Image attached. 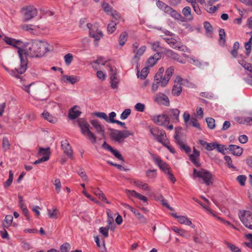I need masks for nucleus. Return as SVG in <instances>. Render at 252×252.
Wrapping results in <instances>:
<instances>
[{"label":"nucleus","mask_w":252,"mask_h":252,"mask_svg":"<svg viewBox=\"0 0 252 252\" xmlns=\"http://www.w3.org/2000/svg\"><path fill=\"white\" fill-rule=\"evenodd\" d=\"M91 124L94 127L96 132L100 136V139L104 138L105 128L97 120H92L90 121Z\"/></svg>","instance_id":"9d476101"},{"label":"nucleus","mask_w":252,"mask_h":252,"mask_svg":"<svg viewBox=\"0 0 252 252\" xmlns=\"http://www.w3.org/2000/svg\"><path fill=\"white\" fill-rule=\"evenodd\" d=\"M65 79V82H69L71 84H74L78 81V78L73 76L63 75V79ZM65 81V80H64Z\"/></svg>","instance_id":"473e14b6"},{"label":"nucleus","mask_w":252,"mask_h":252,"mask_svg":"<svg viewBox=\"0 0 252 252\" xmlns=\"http://www.w3.org/2000/svg\"><path fill=\"white\" fill-rule=\"evenodd\" d=\"M38 154L40 155H43L42 158H48V160L51 154L50 149L49 147H47L45 149L43 148H40L38 150Z\"/></svg>","instance_id":"5701e85b"},{"label":"nucleus","mask_w":252,"mask_h":252,"mask_svg":"<svg viewBox=\"0 0 252 252\" xmlns=\"http://www.w3.org/2000/svg\"><path fill=\"white\" fill-rule=\"evenodd\" d=\"M41 115L45 120L49 121V122L52 123H54L55 122V119L47 111H44L41 114Z\"/></svg>","instance_id":"c9c22d12"},{"label":"nucleus","mask_w":252,"mask_h":252,"mask_svg":"<svg viewBox=\"0 0 252 252\" xmlns=\"http://www.w3.org/2000/svg\"><path fill=\"white\" fill-rule=\"evenodd\" d=\"M189 123L194 127L200 129V126L197 119L195 118H191Z\"/></svg>","instance_id":"603ef678"},{"label":"nucleus","mask_w":252,"mask_h":252,"mask_svg":"<svg viewBox=\"0 0 252 252\" xmlns=\"http://www.w3.org/2000/svg\"><path fill=\"white\" fill-rule=\"evenodd\" d=\"M164 136H166L165 132L163 130H160L159 133L156 137V139L158 142L163 143V139Z\"/></svg>","instance_id":"49530a36"},{"label":"nucleus","mask_w":252,"mask_h":252,"mask_svg":"<svg viewBox=\"0 0 252 252\" xmlns=\"http://www.w3.org/2000/svg\"><path fill=\"white\" fill-rule=\"evenodd\" d=\"M151 156L152 159L155 161V163L164 172L165 174L170 171L169 165L165 162L162 160L159 156L153 154H151Z\"/></svg>","instance_id":"0eeeda50"},{"label":"nucleus","mask_w":252,"mask_h":252,"mask_svg":"<svg viewBox=\"0 0 252 252\" xmlns=\"http://www.w3.org/2000/svg\"><path fill=\"white\" fill-rule=\"evenodd\" d=\"M216 149H217L219 152H220L223 155L225 154L224 151L227 149L226 148L224 145L219 144L217 143L216 145Z\"/></svg>","instance_id":"13d9d810"},{"label":"nucleus","mask_w":252,"mask_h":252,"mask_svg":"<svg viewBox=\"0 0 252 252\" xmlns=\"http://www.w3.org/2000/svg\"><path fill=\"white\" fill-rule=\"evenodd\" d=\"M155 101L158 103L169 106L170 102L168 97L164 94H160L155 98Z\"/></svg>","instance_id":"dca6fc26"},{"label":"nucleus","mask_w":252,"mask_h":252,"mask_svg":"<svg viewBox=\"0 0 252 252\" xmlns=\"http://www.w3.org/2000/svg\"><path fill=\"white\" fill-rule=\"evenodd\" d=\"M157 62H156L154 58L151 56L147 60L146 62V65L148 67H151L153 66Z\"/></svg>","instance_id":"338daca9"},{"label":"nucleus","mask_w":252,"mask_h":252,"mask_svg":"<svg viewBox=\"0 0 252 252\" xmlns=\"http://www.w3.org/2000/svg\"><path fill=\"white\" fill-rule=\"evenodd\" d=\"M147 176L151 179H154L157 176L156 170H148L146 172Z\"/></svg>","instance_id":"3c124183"},{"label":"nucleus","mask_w":252,"mask_h":252,"mask_svg":"<svg viewBox=\"0 0 252 252\" xmlns=\"http://www.w3.org/2000/svg\"><path fill=\"white\" fill-rule=\"evenodd\" d=\"M236 180L241 186H243L245 185L246 177L245 175H239L237 177Z\"/></svg>","instance_id":"680f3d73"},{"label":"nucleus","mask_w":252,"mask_h":252,"mask_svg":"<svg viewBox=\"0 0 252 252\" xmlns=\"http://www.w3.org/2000/svg\"><path fill=\"white\" fill-rule=\"evenodd\" d=\"M197 157H195L194 154H191L189 155V159L191 161V162L197 167H200L201 166V164L199 162L198 160L196 159Z\"/></svg>","instance_id":"8fccbe9b"},{"label":"nucleus","mask_w":252,"mask_h":252,"mask_svg":"<svg viewBox=\"0 0 252 252\" xmlns=\"http://www.w3.org/2000/svg\"><path fill=\"white\" fill-rule=\"evenodd\" d=\"M110 83L111 87L113 89H117L118 84L119 83V79L117 78V76H115V75H111L110 76Z\"/></svg>","instance_id":"58836bf2"},{"label":"nucleus","mask_w":252,"mask_h":252,"mask_svg":"<svg viewBox=\"0 0 252 252\" xmlns=\"http://www.w3.org/2000/svg\"><path fill=\"white\" fill-rule=\"evenodd\" d=\"M164 71V69L163 67H161L159 68L158 72L156 74L155 76V80L158 81V83H160L163 79V77L162 76L163 73Z\"/></svg>","instance_id":"7c9ffc66"},{"label":"nucleus","mask_w":252,"mask_h":252,"mask_svg":"<svg viewBox=\"0 0 252 252\" xmlns=\"http://www.w3.org/2000/svg\"><path fill=\"white\" fill-rule=\"evenodd\" d=\"M252 35L249 41L245 43V48L246 49V55L248 56L250 55L252 50Z\"/></svg>","instance_id":"72a5a7b5"},{"label":"nucleus","mask_w":252,"mask_h":252,"mask_svg":"<svg viewBox=\"0 0 252 252\" xmlns=\"http://www.w3.org/2000/svg\"><path fill=\"white\" fill-rule=\"evenodd\" d=\"M164 12L170 15L174 19L183 21L181 19L183 18L182 15L170 6H168V7H166V8L164 9Z\"/></svg>","instance_id":"f3484780"},{"label":"nucleus","mask_w":252,"mask_h":252,"mask_svg":"<svg viewBox=\"0 0 252 252\" xmlns=\"http://www.w3.org/2000/svg\"><path fill=\"white\" fill-rule=\"evenodd\" d=\"M182 13L184 16L189 21L193 19V17L191 14V8L189 6H186L182 10Z\"/></svg>","instance_id":"b1692460"},{"label":"nucleus","mask_w":252,"mask_h":252,"mask_svg":"<svg viewBox=\"0 0 252 252\" xmlns=\"http://www.w3.org/2000/svg\"><path fill=\"white\" fill-rule=\"evenodd\" d=\"M146 49V46H142L139 49H138L135 53V55L133 57V61L137 63V62L139 60L140 56H141L144 54Z\"/></svg>","instance_id":"412c9836"},{"label":"nucleus","mask_w":252,"mask_h":252,"mask_svg":"<svg viewBox=\"0 0 252 252\" xmlns=\"http://www.w3.org/2000/svg\"><path fill=\"white\" fill-rule=\"evenodd\" d=\"M166 42L169 45L170 47L174 49L185 52L186 50L183 48L184 46L182 42L177 41L174 38H163Z\"/></svg>","instance_id":"1a4fd4ad"},{"label":"nucleus","mask_w":252,"mask_h":252,"mask_svg":"<svg viewBox=\"0 0 252 252\" xmlns=\"http://www.w3.org/2000/svg\"><path fill=\"white\" fill-rule=\"evenodd\" d=\"M64 59L65 64L68 66L73 61V56L71 53H68L64 56Z\"/></svg>","instance_id":"c03bdc74"},{"label":"nucleus","mask_w":252,"mask_h":252,"mask_svg":"<svg viewBox=\"0 0 252 252\" xmlns=\"http://www.w3.org/2000/svg\"><path fill=\"white\" fill-rule=\"evenodd\" d=\"M77 106H74L69 110L68 117L70 119H75L81 114V111H80L79 110H77Z\"/></svg>","instance_id":"aec40b11"},{"label":"nucleus","mask_w":252,"mask_h":252,"mask_svg":"<svg viewBox=\"0 0 252 252\" xmlns=\"http://www.w3.org/2000/svg\"><path fill=\"white\" fill-rule=\"evenodd\" d=\"M135 109L138 112H143L145 108V106L144 104L141 103H137L135 105Z\"/></svg>","instance_id":"69168bd1"},{"label":"nucleus","mask_w":252,"mask_h":252,"mask_svg":"<svg viewBox=\"0 0 252 252\" xmlns=\"http://www.w3.org/2000/svg\"><path fill=\"white\" fill-rule=\"evenodd\" d=\"M219 33V42L220 44L224 45L225 43L226 35L225 31L223 29H220Z\"/></svg>","instance_id":"c756f323"},{"label":"nucleus","mask_w":252,"mask_h":252,"mask_svg":"<svg viewBox=\"0 0 252 252\" xmlns=\"http://www.w3.org/2000/svg\"><path fill=\"white\" fill-rule=\"evenodd\" d=\"M103 10L105 12H112V7L107 2H103L101 4Z\"/></svg>","instance_id":"5fc2aeb1"},{"label":"nucleus","mask_w":252,"mask_h":252,"mask_svg":"<svg viewBox=\"0 0 252 252\" xmlns=\"http://www.w3.org/2000/svg\"><path fill=\"white\" fill-rule=\"evenodd\" d=\"M164 53L166 57L168 58H169L182 63H185L184 60L181 58V57L179 54L173 52L170 49H165L164 51Z\"/></svg>","instance_id":"f8f14e48"},{"label":"nucleus","mask_w":252,"mask_h":252,"mask_svg":"<svg viewBox=\"0 0 252 252\" xmlns=\"http://www.w3.org/2000/svg\"><path fill=\"white\" fill-rule=\"evenodd\" d=\"M118 24V22L112 20L108 25L107 31L109 33H112L116 30V26Z\"/></svg>","instance_id":"2f4dec72"},{"label":"nucleus","mask_w":252,"mask_h":252,"mask_svg":"<svg viewBox=\"0 0 252 252\" xmlns=\"http://www.w3.org/2000/svg\"><path fill=\"white\" fill-rule=\"evenodd\" d=\"M12 220H13L12 216H11L10 215L6 216L5 219H4V221L6 222L7 225H5L3 223V227L7 228L12 223Z\"/></svg>","instance_id":"a18cd8bd"},{"label":"nucleus","mask_w":252,"mask_h":252,"mask_svg":"<svg viewBox=\"0 0 252 252\" xmlns=\"http://www.w3.org/2000/svg\"><path fill=\"white\" fill-rule=\"evenodd\" d=\"M148 68L149 67L148 66H146L142 69L140 75V77L142 80L145 79L147 77L148 74Z\"/></svg>","instance_id":"4d7b16f0"},{"label":"nucleus","mask_w":252,"mask_h":252,"mask_svg":"<svg viewBox=\"0 0 252 252\" xmlns=\"http://www.w3.org/2000/svg\"><path fill=\"white\" fill-rule=\"evenodd\" d=\"M193 177L202 179L203 183L207 186H211L213 184L214 179L212 174L208 170L201 168L199 170L193 169Z\"/></svg>","instance_id":"7ed1b4c3"},{"label":"nucleus","mask_w":252,"mask_h":252,"mask_svg":"<svg viewBox=\"0 0 252 252\" xmlns=\"http://www.w3.org/2000/svg\"><path fill=\"white\" fill-rule=\"evenodd\" d=\"M206 121L207 124V126L210 129H214L215 127V120L212 118H207Z\"/></svg>","instance_id":"37998d69"},{"label":"nucleus","mask_w":252,"mask_h":252,"mask_svg":"<svg viewBox=\"0 0 252 252\" xmlns=\"http://www.w3.org/2000/svg\"><path fill=\"white\" fill-rule=\"evenodd\" d=\"M89 34L91 37L94 38V42L96 45L97 44L96 42H97L103 36L102 32L101 31L98 29H96L95 30V29L93 31L91 30L89 32Z\"/></svg>","instance_id":"6ab92c4d"},{"label":"nucleus","mask_w":252,"mask_h":252,"mask_svg":"<svg viewBox=\"0 0 252 252\" xmlns=\"http://www.w3.org/2000/svg\"><path fill=\"white\" fill-rule=\"evenodd\" d=\"M111 15L115 19L114 21H117L119 22L122 18L121 15L116 11H112Z\"/></svg>","instance_id":"0e129e2a"},{"label":"nucleus","mask_w":252,"mask_h":252,"mask_svg":"<svg viewBox=\"0 0 252 252\" xmlns=\"http://www.w3.org/2000/svg\"><path fill=\"white\" fill-rule=\"evenodd\" d=\"M171 228L173 231L176 233H179L180 236L185 238L188 237L187 232L186 230L181 229L176 226H172Z\"/></svg>","instance_id":"f704fd0d"},{"label":"nucleus","mask_w":252,"mask_h":252,"mask_svg":"<svg viewBox=\"0 0 252 252\" xmlns=\"http://www.w3.org/2000/svg\"><path fill=\"white\" fill-rule=\"evenodd\" d=\"M108 231L109 228L105 227H100L99 228V232L102 234L105 237L107 238L108 237Z\"/></svg>","instance_id":"052dcab7"},{"label":"nucleus","mask_w":252,"mask_h":252,"mask_svg":"<svg viewBox=\"0 0 252 252\" xmlns=\"http://www.w3.org/2000/svg\"><path fill=\"white\" fill-rule=\"evenodd\" d=\"M54 184L55 186V189L56 191L59 193L60 191L62 188V185L60 179H56L54 181Z\"/></svg>","instance_id":"e2e57ef3"},{"label":"nucleus","mask_w":252,"mask_h":252,"mask_svg":"<svg viewBox=\"0 0 252 252\" xmlns=\"http://www.w3.org/2000/svg\"><path fill=\"white\" fill-rule=\"evenodd\" d=\"M94 116L99 118L103 119L106 121H108V118L106 113L104 112H95L94 113Z\"/></svg>","instance_id":"09e8293b"},{"label":"nucleus","mask_w":252,"mask_h":252,"mask_svg":"<svg viewBox=\"0 0 252 252\" xmlns=\"http://www.w3.org/2000/svg\"><path fill=\"white\" fill-rule=\"evenodd\" d=\"M224 159L225 161H226V162L227 163V166L229 168H233V169L235 168V167L234 166V165L232 164V159H231V158H230V157H229L228 156H225L224 157Z\"/></svg>","instance_id":"6e6d98bb"},{"label":"nucleus","mask_w":252,"mask_h":252,"mask_svg":"<svg viewBox=\"0 0 252 252\" xmlns=\"http://www.w3.org/2000/svg\"><path fill=\"white\" fill-rule=\"evenodd\" d=\"M116 158L118 159L124 161V158H123L122 155L120 154V153L114 149L110 152Z\"/></svg>","instance_id":"864d4df0"},{"label":"nucleus","mask_w":252,"mask_h":252,"mask_svg":"<svg viewBox=\"0 0 252 252\" xmlns=\"http://www.w3.org/2000/svg\"><path fill=\"white\" fill-rule=\"evenodd\" d=\"M132 213L134 214L137 219L140 221V223L145 224L147 222V219L141 215L138 210L134 209L132 211Z\"/></svg>","instance_id":"a878e982"},{"label":"nucleus","mask_w":252,"mask_h":252,"mask_svg":"<svg viewBox=\"0 0 252 252\" xmlns=\"http://www.w3.org/2000/svg\"><path fill=\"white\" fill-rule=\"evenodd\" d=\"M168 117L169 118L170 122L177 123L179 122V115L180 111L177 108L168 109L165 112Z\"/></svg>","instance_id":"6e6552de"},{"label":"nucleus","mask_w":252,"mask_h":252,"mask_svg":"<svg viewBox=\"0 0 252 252\" xmlns=\"http://www.w3.org/2000/svg\"><path fill=\"white\" fill-rule=\"evenodd\" d=\"M182 92L181 84H174L172 90V94L174 96H179Z\"/></svg>","instance_id":"393cba45"},{"label":"nucleus","mask_w":252,"mask_h":252,"mask_svg":"<svg viewBox=\"0 0 252 252\" xmlns=\"http://www.w3.org/2000/svg\"><path fill=\"white\" fill-rule=\"evenodd\" d=\"M239 48V43L236 41L234 43L233 48L230 51V54L234 58H236L238 56V50Z\"/></svg>","instance_id":"c85d7f7f"},{"label":"nucleus","mask_w":252,"mask_h":252,"mask_svg":"<svg viewBox=\"0 0 252 252\" xmlns=\"http://www.w3.org/2000/svg\"><path fill=\"white\" fill-rule=\"evenodd\" d=\"M4 40L8 45H12L18 49L19 48H23V42L21 40H16L8 37H5Z\"/></svg>","instance_id":"4468645a"},{"label":"nucleus","mask_w":252,"mask_h":252,"mask_svg":"<svg viewBox=\"0 0 252 252\" xmlns=\"http://www.w3.org/2000/svg\"><path fill=\"white\" fill-rule=\"evenodd\" d=\"M10 147V142L6 137H4L2 139V148L4 151L8 150Z\"/></svg>","instance_id":"79ce46f5"},{"label":"nucleus","mask_w":252,"mask_h":252,"mask_svg":"<svg viewBox=\"0 0 252 252\" xmlns=\"http://www.w3.org/2000/svg\"><path fill=\"white\" fill-rule=\"evenodd\" d=\"M71 249V246L68 243H65L62 245L60 247L61 252H68Z\"/></svg>","instance_id":"de8ad7c7"},{"label":"nucleus","mask_w":252,"mask_h":252,"mask_svg":"<svg viewBox=\"0 0 252 252\" xmlns=\"http://www.w3.org/2000/svg\"><path fill=\"white\" fill-rule=\"evenodd\" d=\"M174 71V68L173 66L168 67L165 72V74L161 81V86L165 87L168 83L170 77L172 75Z\"/></svg>","instance_id":"ddd939ff"},{"label":"nucleus","mask_w":252,"mask_h":252,"mask_svg":"<svg viewBox=\"0 0 252 252\" xmlns=\"http://www.w3.org/2000/svg\"><path fill=\"white\" fill-rule=\"evenodd\" d=\"M152 120L158 125L162 126L170 123L169 118L166 113L161 115L154 116Z\"/></svg>","instance_id":"9b49d317"},{"label":"nucleus","mask_w":252,"mask_h":252,"mask_svg":"<svg viewBox=\"0 0 252 252\" xmlns=\"http://www.w3.org/2000/svg\"><path fill=\"white\" fill-rule=\"evenodd\" d=\"M23 20L28 22L37 15V10L32 5H29L22 9Z\"/></svg>","instance_id":"423d86ee"},{"label":"nucleus","mask_w":252,"mask_h":252,"mask_svg":"<svg viewBox=\"0 0 252 252\" xmlns=\"http://www.w3.org/2000/svg\"><path fill=\"white\" fill-rule=\"evenodd\" d=\"M239 217L246 227L252 230V213L249 210H241L239 212Z\"/></svg>","instance_id":"39448f33"},{"label":"nucleus","mask_w":252,"mask_h":252,"mask_svg":"<svg viewBox=\"0 0 252 252\" xmlns=\"http://www.w3.org/2000/svg\"><path fill=\"white\" fill-rule=\"evenodd\" d=\"M22 30L28 31L31 33H34L33 31L35 30V28H39L38 27L32 25L23 24L21 26Z\"/></svg>","instance_id":"bb28decb"},{"label":"nucleus","mask_w":252,"mask_h":252,"mask_svg":"<svg viewBox=\"0 0 252 252\" xmlns=\"http://www.w3.org/2000/svg\"><path fill=\"white\" fill-rule=\"evenodd\" d=\"M47 211H48V215L49 218L56 219L58 218V214L59 213V212L56 208H54L53 209V212H52L49 209H48Z\"/></svg>","instance_id":"a19ab883"},{"label":"nucleus","mask_w":252,"mask_h":252,"mask_svg":"<svg viewBox=\"0 0 252 252\" xmlns=\"http://www.w3.org/2000/svg\"><path fill=\"white\" fill-rule=\"evenodd\" d=\"M232 154L236 156H240L243 153V149L236 145H230L227 148Z\"/></svg>","instance_id":"a211bd4d"},{"label":"nucleus","mask_w":252,"mask_h":252,"mask_svg":"<svg viewBox=\"0 0 252 252\" xmlns=\"http://www.w3.org/2000/svg\"><path fill=\"white\" fill-rule=\"evenodd\" d=\"M128 34L126 32H122L119 36V43L123 46L127 40Z\"/></svg>","instance_id":"cd10ccee"},{"label":"nucleus","mask_w":252,"mask_h":252,"mask_svg":"<svg viewBox=\"0 0 252 252\" xmlns=\"http://www.w3.org/2000/svg\"><path fill=\"white\" fill-rule=\"evenodd\" d=\"M77 123L81 129V133L86 136L93 144L96 142V137L90 129V125L83 118H79Z\"/></svg>","instance_id":"f03ea898"},{"label":"nucleus","mask_w":252,"mask_h":252,"mask_svg":"<svg viewBox=\"0 0 252 252\" xmlns=\"http://www.w3.org/2000/svg\"><path fill=\"white\" fill-rule=\"evenodd\" d=\"M239 63L245 69L251 72L252 73V63H247L245 61H239Z\"/></svg>","instance_id":"e433bc0d"},{"label":"nucleus","mask_w":252,"mask_h":252,"mask_svg":"<svg viewBox=\"0 0 252 252\" xmlns=\"http://www.w3.org/2000/svg\"><path fill=\"white\" fill-rule=\"evenodd\" d=\"M61 146L64 153L70 158H72V150L67 140L61 142Z\"/></svg>","instance_id":"2eb2a0df"},{"label":"nucleus","mask_w":252,"mask_h":252,"mask_svg":"<svg viewBox=\"0 0 252 252\" xmlns=\"http://www.w3.org/2000/svg\"><path fill=\"white\" fill-rule=\"evenodd\" d=\"M179 132L178 131L177 129H176L175 134L174 135V138L175 139L176 143L179 145L180 148L182 146V145L185 144L184 143L183 141L181 139V137L179 136Z\"/></svg>","instance_id":"ea45409f"},{"label":"nucleus","mask_w":252,"mask_h":252,"mask_svg":"<svg viewBox=\"0 0 252 252\" xmlns=\"http://www.w3.org/2000/svg\"><path fill=\"white\" fill-rule=\"evenodd\" d=\"M227 246L233 252H241V250L239 248L236 247L233 244L227 243Z\"/></svg>","instance_id":"774afa93"},{"label":"nucleus","mask_w":252,"mask_h":252,"mask_svg":"<svg viewBox=\"0 0 252 252\" xmlns=\"http://www.w3.org/2000/svg\"><path fill=\"white\" fill-rule=\"evenodd\" d=\"M48 43L45 41L34 40L23 45V48H19L18 53L21 61V66L19 69L12 70L10 74L17 78H20V75L24 73L28 63L27 57H39L51 50Z\"/></svg>","instance_id":"f257e3e1"},{"label":"nucleus","mask_w":252,"mask_h":252,"mask_svg":"<svg viewBox=\"0 0 252 252\" xmlns=\"http://www.w3.org/2000/svg\"><path fill=\"white\" fill-rule=\"evenodd\" d=\"M135 185L137 187L140 188L143 190H149L150 188L147 184L143 183L142 182L140 181H136L134 182Z\"/></svg>","instance_id":"4c0bfd02"},{"label":"nucleus","mask_w":252,"mask_h":252,"mask_svg":"<svg viewBox=\"0 0 252 252\" xmlns=\"http://www.w3.org/2000/svg\"><path fill=\"white\" fill-rule=\"evenodd\" d=\"M131 110L130 109H125L121 115V119L122 120L126 119L127 117L130 114Z\"/></svg>","instance_id":"bf43d9fd"},{"label":"nucleus","mask_w":252,"mask_h":252,"mask_svg":"<svg viewBox=\"0 0 252 252\" xmlns=\"http://www.w3.org/2000/svg\"><path fill=\"white\" fill-rule=\"evenodd\" d=\"M178 221L181 224L191 226L192 228L194 227V225L192 224L191 221L186 217L180 216L179 217Z\"/></svg>","instance_id":"4be33fe9"},{"label":"nucleus","mask_w":252,"mask_h":252,"mask_svg":"<svg viewBox=\"0 0 252 252\" xmlns=\"http://www.w3.org/2000/svg\"><path fill=\"white\" fill-rule=\"evenodd\" d=\"M133 135L132 132L127 130H119L112 129L110 131L111 137L118 143L123 142L125 138Z\"/></svg>","instance_id":"20e7f679"}]
</instances>
